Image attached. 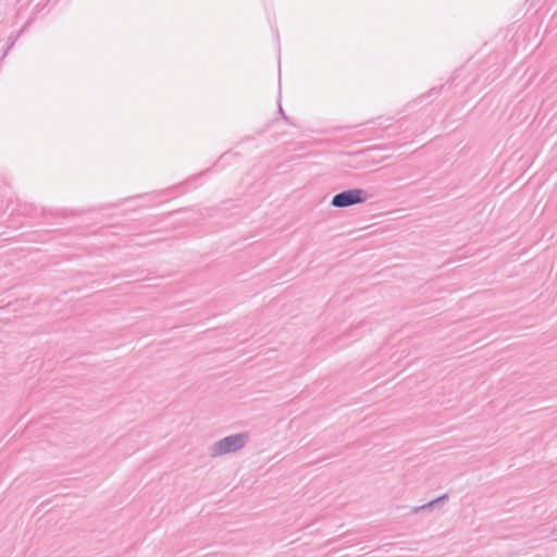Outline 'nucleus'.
Returning <instances> with one entry per match:
<instances>
[{
  "instance_id": "1",
  "label": "nucleus",
  "mask_w": 557,
  "mask_h": 557,
  "mask_svg": "<svg viewBox=\"0 0 557 557\" xmlns=\"http://www.w3.org/2000/svg\"><path fill=\"white\" fill-rule=\"evenodd\" d=\"M249 435L245 432L226 436L209 447V456L216 458L225 454L240 450L248 443Z\"/></svg>"
},
{
  "instance_id": "4",
  "label": "nucleus",
  "mask_w": 557,
  "mask_h": 557,
  "mask_svg": "<svg viewBox=\"0 0 557 557\" xmlns=\"http://www.w3.org/2000/svg\"><path fill=\"white\" fill-rule=\"evenodd\" d=\"M441 92V88H431L426 95H423L421 96V101L424 99V98H428V97H432V96H437L440 95Z\"/></svg>"
},
{
  "instance_id": "2",
  "label": "nucleus",
  "mask_w": 557,
  "mask_h": 557,
  "mask_svg": "<svg viewBox=\"0 0 557 557\" xmlns=\"http://www.w3.org/2000/svg\"><path fill=\"white\" fill-rule=\"evenodd\" d=\"M368 199L364 189H346L333 196L331 205L335 208H347L354 205L363 203Z\"/></svg>"
},
{
  "instance_id": "3",
  "label": "nucleus",
  "mask_w": 557,
  "mask_h": 557,
  "mask_svg": "<svg viewBox=\"0 0 557 557\" xmlns=\"http://www.w3.org/2000/svg\"><path fill=\"white\" fill-rule=\"evenodd\" d=\"M447 499H448V495L447 494H443L442 496H440V497H437V498H435V499H433V500H431V502H429V503H426V504H424L422 506L414 507L412 509V512L413 513H418L420 511H423V510H426V509H431V508H433L435 506H438L440 504H443Z\"/></svg>"
}]
</instances>
